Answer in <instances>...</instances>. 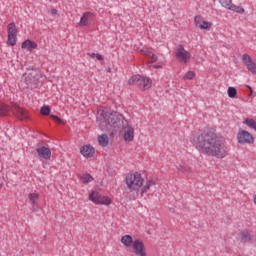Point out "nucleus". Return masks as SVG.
Segmentation results:
<instances>
[{
	"label": "nucleus",
	"mask_w": 256,
	"mask_h": 256,
	"mask_svg": "<svg viewBox=\"0 0 256 256\" xmlns=\"http://www.w3.org/2000/svg\"><path fill=\"white\" fill-rule=\"evenodd\" d=\"M190 143L194 145L197 151L208 155V157H216V159H225L227 157L225 139L218 136L214 129L192 133Z\"/></svg>",
	"instance_id": "1"
},
{
	"label": "nucleus",
	"mask_w": 256,
	"mask_h": 256,
	"mask_svg": "<svg viewBox=\"0 0 256 256\" xmlns=\"http://www.w3.org/2000/svg\"><path fill=\"white\" fill-rule=\"evenodd\" d=\"M97 121L100 123L101 129H117L123 123V116L117 114V112H111L107 108H100Z\"/></svg>",
	"instance_id": "2"
},
{
	"label": "nucleus",
	"mask_w": 256,
	"mask_h": 256,
	"mask_svg": "<svg viewBox=\"0 0 256 256\" xmlns=\"http://www.w3.org/2000/svg\"><path fill=\"white\" fill-rule=\"evenodd\" d=\"M124 183L129 191L139 193L143 185H145V178L138 171H130L125 175Z\"/></svg>",
	"instance_id": "3"
},
{
	"label": "nucleus",
	"mask_w": 256,
	"mask_h": 256,
	"mask_svg": "<svg viewBox=\"0 0 256 256\" xmlns=\"http://www.w3.org/2000/svg\"><path fill=\"white\" fill-rule=\"evenodd\" d=\"M128 83L129 85H136L141 91H147V89H151L153 85L151 78L141 75L132 76L129 79Z\"/></svg>",
	"instance_id": "4"
},
{
	"label": "nucleus",
	"mask_w": 256,
	"mask_h": 256,
	"mask_svg": "<svg viewBox=\"0 0 256 256\" xmlns=\"http://www.w3.org/2000/svg\"><path fill=\"white\" fill-rule=\"evenodd\" d=\"M89 201L94 203V205H104L105 207H109L111 203H113V200L109 196L102 195L101 193L97 191H92L89 194Z\"/></svg>",
	"instance_id": "5"
},
{
	"label": "nucleus",
	"mask_w": 256,
	"mask_h": 256,
	"mask_svg": "<svg viewBox=\"0 0 256 256\" xmlns=\"http://www.w3.org/2000/svg\"><path fill=\"white\" fill-rule=\"evenodd\" d=\"M139 53H142V55H145V57H147L149 67H153V69H163V62L157 63V61H159V58L149 48L141 49L139 50Z\"/></svg>",
	"instance_id": "6"
},
{
	"label": "nucleus",
	"mask_w": 256,
	"mask_h": 256,
	"mask_svg": "<svg viewBox=\"0 0 256 256\" xmlns=\"http://www.w3.org/2000/svg\"><path fill=\"white\" fill-rule=\"evenodd\" d=\"M177 61L183 65H187L191 61V52L187 51L183 45H178L175 50Z\"/></svg>",
	"instance_id": "7"
},
{
	"label": "nucleus",
	"mask_w": 256,
	"mask_h": 256,
	"mask_svg": "<svg viewBox=\"0 0 256 256\" xmlns=\"http://www.w3.org/2000/svg\"><path fill=\"white\" fill-rule=\"evenodd\" d=\"M237 141L244 145H253L255 137L249 131L240 129L237 134Z\"/></svg>",
	"instance_id": "8"
},
{
	"label": "nucleus",
	"mask_w": 256,
	"mask_h": 256,
	"mask_svg": "<svg viewBox=\"0 0 256 256\" xmlns=\"http://www.w3.org/2000/svg\"><path fill=\"white\" fill-rule=\"evenodd\" d=\"M218 3L223 9H227L228 11H233L234 13H239L240 15L245 13V8H243V6L235 5L233 0H221Z\"/></svg>",
	"instance_id": "9"
},
{
	"label": "nucleus",
	"mask_w": 256,
	"mask_h": 256,
	"mask_svg": "<svg viewBox=\"0 0 256 256\" xmlns=\"http://www.w3.org/2000/svg\"><path fill=\"white\" fill-rule=\"evenodd\" d=\"M132 251L136 256H149L147 253V248L145 247V243H143V240L141 239H136L134 241Z\"/></svg>",
	"instance_id": "10"
},
{
	"label": "nucleus",
	"mask_w": 256,
	"mask_h": 256,
	"mask_svg": "<svg viewBox=\"0 0 256 256\" xmlns=\"http://www.w3.org/2000/svg\"><path fill=\"white\" fill-rule=\"evenodd\" d=\"M7 33L8 44L11 45V47H15V45H17V26H15V23H10L7 26Z\"/></svg>",
	"instance_id": "11"
},
{
	"label": "nucleus",
	"mask_w": 256,
	"mask_h": 256,
	"mask_svg": "<svg viewBox=\"0 0 256 256\" xmlns=\"http://www.w3.org/2000/svg\"><path fill=\"white\" fill-rule=\"evenodd\" d=\"M194 24H195V27H197L198 29H201L202 31H209V29L213 27V23L209 21H205L201 15L194 17Z\"/></svg>",
	"instance_id": "12"
},
{
	"label": "nucleus",
	"mask_w": 256,
	"mask_h": 256,
	"mask_svg": "<svg viewBox=\"0 0 256 256\" xmlns=\"http://www.w3.org/2000/svg\"><path fill=\"white\" fill-rule=\"evenodd\" d=\"M122 132L124 135V141H126V143H131V141L135 139V128H133V126L130 124L124 125Z\"/></svg>",
	"instance_id": "13"
},
{
	"label": "nucleus",
	"mask_w": 256,
	"mask_h": 256,
	"mask_svg": "<svg viewBox=\"0 0 256 256\" xmlns=\"http://www.w3.org/2000/svg\"><path fill=\"white\" fill-rule=\"evenodd\" d=\"M242 61L244 65H246L248 71L256 75V63L253 62V59H251V56L248 54H243Z\"/></svg>",
	"instance_id": "14"
},
{
	"label": "nucleus",
	"mask_w": 256,
	"mask_h": 256,
	"mask_svg": "<svg viewBox=\"0 0 256 256\" xmlns=\"http://www.w3.org/2000/svg\"><path fill=\"white\" fill-rule=\"evenodd\" d=\"M12 112L20 121H25L29 118V112L19 106H14Z\"/></svg>",
	"instance_id": "15"
},
{
	"label": "nucleus",
	"mask_w": 256,
	"mask_h": 256,
	"mask_svg": "<svg viewBox=\"0 0 256 256\" xmlns=\"http://www.w3.org/2000/svg\"><path fill=\"white\" fill-rule=\"evenodd\" d=\"M80 153L85 159H91L95 155V148L90 144H86L80 148Z\"/></svg>",
	"instance_id": "16"
},
{
	"label": "nucleus",
	"mask_w": 256,
	"mask_h": 256,
	"mask_svg": "<svg viewBox=\"0 0 256 256\" xmlns=\"http://www.w3.org/2000/svg\"><path fill=\"white\" fill-rule=\"evenodd\" d=\"M91 23H93V13L85 12L80 18L78 25L79 27H88Z\"/></svg>",
	"instance_id": "17"
},
{
	"label": "nucleus",
	"mask_w": 256,
	"mask_h": 256,
	"mask_svg": "<svg viewBox=\"0 0 256 256\" xmlns=\"http://www.w3.org/2000/svg\"><path fill=\"white\" fill-rule=\"evenodd\" d=\"M36 152L38 153V157L41 159H45V161L51 160V149L45 146L38 147L36 149Z\"/></svg>",
	"instance_id": "18"
},
{
	"label": "nucleus",
	"mask_w": 256,
	"mask_h": 256,
	"mask_svg": "<svg viewBox=\"0 0 256 256\" xmlns=\"http://www.w3.org/2000/svg\"><path fill=\"white\" fill-rule=\"evenodd\" d=\"M239 241L240 243H250V241H253V237H251L249 231L243 230L239 233Z\"/></svg>",
	"instance_id": "19"
},
{
	"label": "nucleus",
	"mask_w": 256,
	"mask_h": 256,
	"mask_svg": "<svg viewBox=\"0 0 256 256\" xmlns=\"http://www.w3.org/2000/svg\"><path fill=\"white\" fill-rule=\"evenodd\" d=\"M121 243L124 245V247H132L135 244V240H133V236L127 234L121 237Z\"/></svg>",
	"instance_id": "20"
},
{
	"label": "nucleus",
	"mask_w": 256,
	"mask_h": 256,
	"mask_svg": "<svg viewBox=\"0 0 256 256\" xmlns=\"http://www.w3.org/2000/svg\"><path fill=\"white\" fill-rule=\"evenodd\" d=\"M37 47V44L31 40H25L22 45L21 48L22 49H26V51H33V49H35Z\"/></svg>",
	"instance_id": "21"
},
{
	"label": "nucleus",
	"mask_w": 256,
	"mask_h": 256,
	"mask_svg": "<svg viewBox=\"0 0 256 256\" xmlns=\"http://www.w3.org/2000/svg\"><path fill=\"white\" fill-rule=\"evenodd\" d=\"M98 143L101 147H107L109 145V136L107 134L98 136Z\"/></svg>",
	"instance_id": "22"
},
{
	"label": "nucleus",
	"mask_w": 256,
	"mask_h": 256,
	"mask_svg": "<svg viewBox=\"0 0 256 256\" xmlns=\"http://www.w3.org/2000/svg\"><path fill=\"white\" fill-rule=\"evenodd\" d=\"M11 108L3 102H0V117H5V115H9Z\"/></svg>",
	"instance_id": "23"
},
{
	"label": "nucleus",
	"mask_w": 256,
	"mask_h": 256,
	"mask_svg": "<svg viewBox=\"0 0 256 256\" xmlns=\"http://www.w3.org/2000/svg\"><path fill=\"white\" fill-rule=\"evenodd\" d=\"M154 185L155 182L153 180L146 181V183L143 184L142 188L140 189L141 194L143 195V193H147L151 187H154Z\"/></svg>",
	"instance_id": "24"
},
{
	"label": "nucleus",
	"mask_w": 256,
	"mask_h": 256,
	"mask_svg": "<svg viewBox=\"0 0 256 256\" xmlns=\"http://www.w3.org/2000/svg\"><path fill=\"white\" fill-rule=\"evenodd\" d=\"M39 193L38 192H32L28 194V199L31 203V205H37V202L39 201Z\"/></svg>",
	"instance_id": "25"
},
{
	"label": "nucleus",
	"mask_w": 256,
	"mask_h": 256,
	"mask_svg": "<svg viewBox=\"0 0 256 256\" xmlns=\"http://www.w3.org/2000/svg\"><path fill=\"white\" fill-rule=\"evenodd\" d=\"M78 178L80 179L81 183H84V185H87V183H91L93 181V176H91V174L78 175Z\"/></svg>",
	"instance_id": "26"
},
{
	"label": "nucleus",
	"mask_w": 256,
	"mask_h": 256,
	"mask_svg": "<svg viewBox=\"0 0 256 256\" xmlns=\"http://www.w3.org/2000/svg\"><path fill=\"white\" fill-rule=\"evenodd\" d=\"M228 97H230V99H235V97H237V89L235 87L228 88Z\"/></svg>",
	"instance_id": "27"
},
{
	"label": "nucleus",
	"mask_w": 256,
	"mask_h": 256,
	"mask_svg": "<svg viewBox=\"0 0 256 256\" xmlns=\"http://www.w3.org/2000/svg\"><path fill=\"white\" fill-rule=\"evenodd\" d=\"M88 57H91V59H97V61H103V56L101 54L97 53H87Z\"/></svg>",
	"instance_id": "28"
},
{
	"label": "nucleus",
	"mask_w": 256,
	"mask_h": 256,
	"mask_svg": "<svg viewBox=\"0 0 256 256\" xmlns=\"http://www.w3.org/2000/svg\"><path fill=\"white\" fill-rule=\"evenodd\" d=\"M49 113H51V108L49 106H43L41 108V115H49Z\"/></svg>",
	"instance_id": "29"
},
{
	"label": "nucleus",
	"mask_w": 256,
	"mask_h": 256,
	"mask_svg": "<svg viewBox=\"0 0 256 256\" xmlns=\"http://www.w3.org/2000/svg\"><path fill=\"white\" fill-rule=\"evenodd\" d=\"M194 78L195 73L193 71H188L184 76V79H188L189 81L193 80Z\"/></svg>",
	"instance_id": "30"
},
{
	"label": "nucleus",
	"mask_w": 256,
	"mask_h": 256,
	"mask_svg": "<svg viewBox=\"0 0 256 256\" xmlns=\"http://www.w3.org/2000/svg\"><path fill=\"white\" fill-rule=\"evenodd\" d=\"M177 170L180 171V173H187V171H189V168H187V166L179 165L177 166Z\"/></svg>",
	"instance_id": "31"
},
{
	"label": "nucleus",
	"mask_w": 256,
	"mask_h": 256,
	"mask_svg": "<svg viewBox=\"0 0 256 256\" xmlns=\"http://www.w3.org/2000/svg\"><path fill=\"white\" fill-rule=\"evenodd\" d=\"M52 119H54V121H57V123H63V120H61V118H59L58 116L55 115H51Z\"/></svg>",
	"instance_id": "32"
},
{
	"label": "nucleus",
	"mask_w": 256,
	"mask_h": 256,
	"mask_svg": "<svg viewBox=\"0 0 256 256\" xmlns=\"http://www.w3.org/2000/svg\"><path fill=\"white\" fill-rule=\"evenodd\" d=\"M50 13H51V15H59V11L57 10V9H55V8H52L51 10H50Z\"/></svg>",
	"instance_id": "33"
},
{
	"label": "nucleus",
	"mask_w": 256,
	"mask_h": 256,
	"mask_svg": "<svg viewBox=\"0 0 256 256\" xmlns=\"http://www.w3.org/2000/svg\"><path fill=\"white\" fill-rule=\"evenodd\" d=\"M253 203H254V205H256V195H254V197H253Z\"/></svg>",
	"instance_id": "34"
},
{
	"label": "nucleus",
	"mask_w": 256,
	"mask_h": 256,
	"mask_svg": "<svg viewBox=\"0 0 256 256\" xmlns=\"http://www.w3.org/2000/svg\"><path fill=\"white\" fill-rule=\"evenodd\" d=\"M249 90L251 91V93H253V90L251 89V87H249Z\"/></svg>",
	"instance_id": "35"
},
{
	"label": "nucleus",
	"mask_w": 256,
	"mask_h": 256,
	"mask_svg": "<svg viewBox=\"0 0 256 256\" xmlns=\"http://www.w3.org/2000/svg\"><path fill=\"white\" fill-rule=\"evenodd\" d=\"M218 3H220L221 0H216Z\"/></svg>",
	"instance_id": "36"
}]
</instances>
